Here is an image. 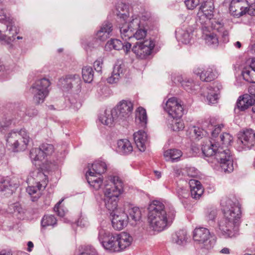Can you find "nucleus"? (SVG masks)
Returning <instances> with one entry per match:
<instances>
[{
    "label": "nucleus",
    "mask_w": 255,
    "mask_h": 255,
    "mask_svg": "<svg viewBox=\"0 0 255 255\" xmlns=\"http://www.w3.org/2000/svg\"><path fill=\"white\" fill-rule=\"evenodd\" d=\"M148 221L154 231H163L174 219L175 211L167 209L160 201H154L148 207Z\"/></svg>",
    "instance_id": "nucleus-1"
},
{
    "label": "nucleus",
    "mask_w": 255,
    "mask_h": 255,
    "mask_svg": "<svg viewBox=\"0 0 255 255\" xmlns=\"http://www.w3.org/2000/svg\"><path fill=\"white\" fill-rule=\"evenodd\" d=\"M98 239L103 247L112 253L121 252L129 247L132 238L125 232L112 234L102 228L99 229Z\"/></svg>",
    "instance_id": "nucleus-2"
},
{
    "label": "nucleus",
    "mask_w": 255,
    "mask_h": 255,
    "mask_svg": "<svg viewBox=\"0 0 255 255\" xmlns=\"http://www.w3.org/2000/svg\"><path fill=\"white\" fill-rule=\"evenodd\" d=\"M132 110L133 104L130 101L123 100L111 111L106 110L104 114L99 117V120L103 124L110 127L114 121L125 120L129 117Z\"/></svg>",
    "instance_id": "nucleus-3"
},
{
    "label": "nucleus",
    "mask_w": 255,
    "mask_h": 255,
    "mask_svg": "<svg viewBox=\"0 0 255 255\" xmlns=\"http://www.w3.org/2000/svg\"><path fill=\"white\" fill-rule=\"evenodd\" d=\"M111 184L106 186L104 190V202L106 208L115 212L117 208L118 197L123 191V182L118 176L110 177Z\"/></svg>",
    "instance_id": "nucleus-4"
},
{
    "label": "nucleus",
    "mask_w": 255,
    "mask_h": 255,
    "mask_svg": "<svg viewBox=\"0 0 255 255\" xmlns=\"http://www.w3.org/2000/svg\"><path fill=\"white\" fill-rule=\"evenodd\" d=\"M30 140L26 130L21 129L18 132H10L8 134L6 138L7 145L11 147L14 151L24 150Z\"/></svg>",
    "instance_id": "nucleus-5"
},
{
    "label": "nucleus",
    "mask_w": 255,
    "mask_h": 255,
    "mask_svg": "<svg viewBox=\"0 0 255 255\" xmlns=\"http://www.w3.org/2000/svg\"><path fill=\"white\" fill-rule=\"evenodd\" d=\"M51 83L45 78L37 80L30 88L31 93L33 95V101L37 104L42 103L49 92V87Z\"/></svg>",
    "instance_id": "nucleus-6"
},
{
    "label": "nucleus",
    "mask_w": 255,
    "mask_h": 255,
    "mask_svg": "<svg viewBox=\"0 0 255 255\" xmlns=\"http://www.w3.org/2000/svg\"><path fill=\"white\" fill-rule=\"evenodd\" d=\"M215 158L220 163L221 168L225 172H231L233 171V158L229 149H224L223 147L219 146Z\"/></svg>",
    "instance_id": "nucleus-7"
},
{
    "label": "nucleus",
    "mask_w": 255,
    "mask_h": 255,
    "mask_svg": "<svg viewBox=\"0 0 255 255\" xmlns=\"http://www.w3.org/2000/svg\"><path fill=\"white\" fill-rule=\"evenodd\" d=\"M222 210L225 216L232 220L236 224L239 218V206L235 204L227 197H223L221 200Z\"/></svg>",
    "instance_id": "nucleus-8"
},
{
    "label": "nucleus",
    "mask_w": 255,
    "mask_h": 255,
    "mask_svg": "<svg viewBox=\"0 0 255 255\" xmlns=\"http://www.w3.org/2000/svg\"><path fill=\"white\" fill-rule=\"evenodd\" d=\"M214 6L212 0H207L202 3L199 12L197 13V21L202 25V28L205 27L208 23V20H211L213 17Z\"/></svg>",
    "instance_id": "nucleus-9"
},
{
    "label": "nucleus",
    "mask_w": 255,
    "mask_h": 255,
    "mask_svg": "<svg viewBox=\"0 0 255 255\" xmlns=\"http://www.w3.org/2000/svg\"><path fill=\"white\" fill-rule=\"evenodd\" d=\"M211 234L209 230L205 228H196L193 232V239L199 244H204V248L207 250L211 249L214 245V241L209 240Z\"/></svg>",
    "instance_id": "nucleus-10"
},
{
    "label": "nucleus",
    "mask_w": 255,
    "mask_h": 255,
    "mask_svg": "<svg viewBox=\"0 0 255 255\" xmlns=\"http://www.w3.org/2000/svg\"><path fill=\"white\" fill-rule=\"evenodd\" d=\"M53 151V145L43 143L39 148L31 149L29 153V157L32 162L42 161L46 156L51 154Z\"/></svg>",
    "instance_id": "nucleus-11"
},
{
    "label": "nucleus",
    "mask_w": 255,
    "mask_h": 255,
    "mask_svg": "<svg viewBox=\"0 0 255 255\" xmlns=\"http://www.w3.org/2000/svg\"><path fill=\"white\" fill-rule=\"evenodd\" d=\"M154 47V43L151 40H144L143 42H136L132 51L141 59L146 58L150 55Z\"/></svg>",
    "instance_id": "nucleus-12"
},
{
    "label": "nucleus",
    "mask_w": 255,
    "mask_h": 255,
    "mask_svg": "<svg viewBox=\"0 0 255 255\" xmlns=\"http://www.w3.org/2000/svg\"><path fill=\"white\" fill-rule=\"evenodd\" d=\"M164 108L173 119H179L183 115V108L175 98L169 99Z\"/></svg>",
    "instance_id": "nucleus-13"
},
{
    "label": "nucleus",
    "mask_w": 255,
    "mask_h": 255,
    "mask_svg": "<svg viewBox=\"0 0 255 255\" xmlns=\"http://www.w3.org/2000/svg\"><path fill=\"white\" fill-rule=\"evenodd\" d=\"M239 218L236 224L232 220H230L229 218H227L225 216L221 219L218 223V226L222 236L225 238L233 237L234 234L231 229V225H234V231H238L239 225Z\"/></svg>",
    "instance_id": "nucleus-14"
},
{
    "label": "nucleus",
    "mask_w": 255,
    "mask_h": 255,
    "mask_svg": "<svg viewBox=\"0 0 255 255\" xmlns=\"http://www.w3.org/2000/svg\"><path fill=\"white\" fill-rule=\"evenodd\" d=\"M112 216V224L113 228L118 231L123 230L126 227L130 218L124 212L116 211L111 214Z\"/></svg>",
    "instance_id": "nucleus-15"
},
{
    "label": "nucleus",
    "mask_w": 255,
    "mask_h": 255,
    "mask_svg": "<svg viewBox=\"0 0 255 255\" xmlns=\"http://www.w3.org/2000/svg\"><path fill=\"white\" fill-rule=\"evenodd\" d=\"M36 186H29L26 189V192L31 196V200L33 202L37 201L41 194L40 190L42 185L39 179L43 177L46 178L44 173L40 171H36Z\"/></svg>",
    "instance_id": "nucleus-16"
},
{
    "label": "nucleus",
    "mask_w": 255,
    "mask_h": 255,
    "mask_svg": "<svg viewBox=\"0 0 255 255\" xmlns=\"http://www.w3.org/2000/svg\"><path fill=\"white\" fill-rule=\"evenodd\" d=\"M240 147L244 149H249L255 144V133L254 131L246 129L240 136Z\"/></svg>",
    "instance_id": "nucleus-17"
},
{
    "label": "nucleus",
    "mask_w": 255,
    "mask_h": 255,
    "mask_svg": "<svg viewBox=\"0 0 255 255\" xmlns=\"http://www.w3.org/2000/svg\"><path fill=\"white\" fill-rule=\"evenodd\" d=\"M113 31V24L109 21H105L101 25L100 29L96 34V40L100 41H105L112 35Z\"/></svg>",
    "instance_id": "nucleus-18"
},
{
    "label": "nucleus",
    "mask_w": 255,
    "mask_h": 255,
    "mask_svg": "<svg viewBox=\"0 0 255 255\" xmlns=\"http://www.w3.org/2000/svg\"><path fill=\"white\" fill-rule=\"evenodd\" d=\"M131 44L128 42H123L119 39H111L107 42L105 49L108 51H111L112 49L120 50L123 49L127 54L131 48Z\"/></svg>",
    "instance_id": "nucleus-19"
},
{
    "label": "nucleus",
    "mask_w": 255,
    "mask_h": 255,
    "mask_svg": "<svg viewBox=\"0 0 255 255\" xmlns=\"http://www.w3.org/2000/svg\"><path fill=\"white\" fill-rule=\"evenodd\" d=\"M14 23L13 20L9 17L5 20L4 24L6 27V32L7 34H3L0 31V40L6 41V38L8 37V40H11V37H13L18 33Z\"/></svg>",
    "instance_id": "nucleus-20"
},
{
    "label": "nucleus",
    "mask_w": 255,
    "mask_h": 255,
    "mask_svg": "<svg viewBox=\"0 0 255 255\" xmlns=\"http://www.w3.org/2000/svg\"><path fill=\"white\" fill-rule=\"evenodd\" d=\"M79 81V75H68L64 78H60L58 84L63 90H69L72 88L73 82Z\"/></svg>",
    "instance_id": "nucleus-21"
},
{
    "label": "nucleus",
    "mask_w": 255,
    "mask_h": 255,
    "mask_svg": "<svg viewBox=\"0 0 255 255\" xmlns=\"http://www.w3.org/2000/svg\"><path fill=\"white\" fill-rule=\"evenodd\" d=\"M189 184L191 197L194 199H199L204 192V189L200 182L197 180L191 179Z\"/></svg>",
    "instance_id": "nucleus-22"
},
{
    "label": "nucleus",
    "mask_w": 255,
    "mask_h": 255,
    "mask_svg": "<svg viewBox=\"0 0 255 255\" xmlns=\"http://www.w3.org/2000/svg\"><path fill=\"white\" fill-rule=\"evenodd\" d=\"M221 88L222 86L217 83H214L213 86H210L207 95V99L209 104H214L217 103L218 95Z\"/></svg>",
    "instance_id": "nucleus-23"
},
{
    "label": "nucleus",
    "mask_w": 255,
    "mask_h": 255,
    "mask_svg": "<svg viewBox=\"0 0 255 255\" xmlns=\"http://www.w3.org/2000/svg\"><path fill=\"white\" fill-rule=\"evenodd\" d=\"M194 72L200 76L201 80L206 82L213 81L217 77L216 74L210 68L203 71L199 68H197L194 69Z\"/></svg>",
    "instance_id": "nucleus-24"
},
{
    "label": "nucleus",
    "mask_w": 255,
    "mask_h": 255,
    "mask_svg": "<svg viewBox=\"0 0 255 255\" xmlns=\"http://www.w3.org/2000/svg\"><path fill=\"white\" fill-rule=\"evenodd\" d=\"M133 139L137 147L141 151L145 149V144L147 142V134L143 131L139 130L133 134Z\"/></svg>",
    "instance_id": "nucleus-25"
},
{
    "label": "nucleus",
    "mask_w": 255,
    "mask_h": 255,
    "mask_svg": "<svg viewBox=\"0 0 255 255\" xmlns=\"http://www.w3.org/2000/svg\"><path fill=\"white\" fill-rule=\"evenodd\" d=\"M117 150L121 154H128L132 151L133 147L128 140L123 139L118 140Z\"/></svg>",
    "instance_id": "nucleus-26"
},
{
    "label": "nucleus",
    "mask_w": 255,
    "mask_h": 255,
    "mask_svg": "<svg viewBox=\"0 0 255 255\" xmlns=\"http://www.w3.org/2000/svg\"><path fill=\"white\" fill-rule=\"evenodd\" d=\"M182 155V152L178 149H170L164 152V156L166 160L171 161L172 162L178 161Z\"/></svg>",
    "instance_id": "nucleus-27"
},
{
    "label": "nucleus",
    "mask_w": 255,
    "mask_h": 255,
    "mask_svg": "<svg viewBox=\"0 0 255 255\" xmlns=\"http://www.w3.org/2000/svg\"><path fill=\"white\" fill-rule=\"evenodd\" d=\"M135 121L140 124L141 127H144L147 124V117L145 109L138 107L135 111Z\"/></svg>",
    "instance_id": "nucleus-28"
},
{
    "label": "nucleus",
    "mask_w": 255,
    "mask_h": 255,
    "mask_svg": "<svg viewBox=\"0 0 255 255\" xmlns=\"http://www.w3.org/2000/svg\"><path fill=\"white\" fill-rule=\"evenodd\" d=\"M116 14L121 18L126 20L129 16L128 6L122 2L116 5Z\"/></svg>",
    "instance_id": "nucleus-29"
},
{
    "label": "nucleus",
    "mask_w": 255,
    "mask_h": 255,
    "mask_svg": "<svg viewBox=\"0 0 255 255\" xmlns=\"http://www.w3.org/2000/svg\"><path fill=\"white\" fill-rule=\"evenodd\" d=\"M218 147L216 144L209 141V143L203 145L202 147V153L207 157L215 156Z\"/></svg>",
    "instance_id": "nucleus-30"
},
{
    "label": "nucleus",
    "mask_w": 255,
    "mask_h": 255,
    "mask_svg": "<svg viewBox=\"0 0 255 255\" xmlns=\"http://www.w3.org/2000/svg\"><path fill=\"white\" fill-rule=\"evenodd\" d=\"M90 168L95 174L101 175L107 170V165L105 162L101 161H96L94 163L90 165Z\"/></svg>",
    "instance_id": "nucleus-31"
},
{
    "label": "nucleus",
    "mask_w": 255,
    "mask_h": 255,
    "mask_svg": "<svg viewBox=\"0 0 255 255\" xmlns=\"http://www.w3.org/2000/svg\"><path fill=\"white\" fill-rule=\"evenodd\" d=\"M255 100L250 95H244L240 99V111H244L253 105Z\"/></svg>",
    "instance_id": "nucleus-32"
},
{
    "label": "nucleus",
    "mask_w": 255,
    "mask_h": 255,
    "mask_svg": "<svg viewBox=\"0 0 255 255\" xmlns=\"http://www.w3.org/2000/svg\"><path fill=\"white\" fill-rule=\"evenodd\" d=\"M173 241L178 245H182L186 242L187 239V232L184 230H180L172 236Z\"/></svg>",
    "instance_id": "nucleus-33"
},
{
    "label": "nucleus",
    "mask_w": 255,
    "mask_h": 255,
    "mask_svg": "<svg viewBox=\"0 0 255 255\" xmlns=\"http://www.w3.org/2000/svg\"><path fill=\"white\" fill-rule=\"evenodd\" d=\"M13 186L7 180L0 182V194L9 196L13 193Z\"/></svg>",
    "instance_id": "nucleus-34"
},
{
    "label": "nucleus",
    "mask_w": 255,
    "mask_h": 255,
    "mask_svg": "<svg viewBox=\"0 0 255 255\" xmlns=\"http://www.w3.org/2000/svg\"><path fill=\"white\" fill-rule=\"evenodd\" d=\"M122 74V70L121 65H115L111 77L107 79L108 83L113 84L117 83L120 77V74Z\"/></svg>",
    "instance_id": "nucleus-35"
},
{
    "label": "nucleus",
    "mask_w": 255,
    "mask_h": 255,
    "mask_svg": "<svg viewBox=\"0 0 255 255\" xmlns=\"http://www.w3.org/2000/svg\"><path fill=\"white\" fill-rule=\"evenodd\" d=\"M175 33L177 38L182 43L186 44L190 42L191 36L190 33L187 31L179 29L176 30Z\"/></svg>",
    "instance_id": "nucleus-36"
},
{
    "label": "nucleus",
    "mask_w": 255,
    "mask_h": 255,
    "mask_svg": "<svg viewBox=\"0 0 255 255\" xmlns=\"http://www.w3.org/2000/svg\"><path fill=\"white\" fill-rule=\"evenodd\" d=\"M82 77L86 83H91L94 78V71L91 66H86L82 68Z\"/></svg>",
    "instance_id": "nucleus-37"
},
{
    "label": "nucleus",
    "mask_w": 255,
    "mask_h": 255,
    "mask_svg": "<svg viewBox=\"0 0 255 255\" xmlns=\"http://www.w3.org/2000/svg\"><path fill=\"white\" fill-rule=\"evenodd\" d=\"M202 127L204 128L206 127L209 128L210 130H212L211 135L213 137H216L218 134L221 132L222 128L224 127L223 124L219 125L218 126H215L214 130H212L213 125L211 123V121H205L202 123Z\"/></svg>",
    "instance_id": "nucleus-38"
},
{
    "label": "nucleus",
    "mask_w": 255,
    "mask_h": 255,
    "mask_svg": "<svg viewBox=\"0 0 255 255\" xmlns=\"http://www.w3.org/2000/svg\"><path fill=\"white\" fill-rule=\"evenodd\" d=\"M130 25L128 26L125 24L120 28L121 36L122 38L125 42H127V40H129L132 38L133 32L129 29Z\"/></svg>",
    "instance_id": "nucleus-39"
},
{
    "label": "nucleus",
    "mask_w": 255,
    "mask_h": 255,
    "mask_svg": "<svg viewBox=\"0 0 255 255\" xmlns=\"http://www.w3.org/2000/svg\"><path fill=\"white\" fill-rule=\"evenodd\" d=\"M242 74L245 80L255 83V70L249 67L243 70Z\"/></svg>",
    "instance_id": "nucleus-40"
},
{
    "label": "nucleus",
    "mask_w": 255,
    "mask_h": 255,
    "mask_svg": "<svg viewBox=\"0 0 255 255\" xmlns=\"http://www.w3.org/2000/svg\"><path fill=\"white\" fill-rule=\"evenodd\" d=\"M57 220L52 215H44L41 221V225L43 228L49 226H53L56 224Z\"/></svg>",
    "instance_id": "nucleus-41"
},
{
    "label": "nucleus",
    "mask_w": 255,
    "mask_h": 255,
    "mask_svg": "<svg viewBox=\"0 0 255 255\" xmlns=\"http://www.w3.org/2000/svg\"><path fill=\"white\" fill-rule=\"evenodd\" d=\"M207 21L210 22L211 26L213 29L220 33L225 30L224 23L222 19L212 18L211 20H208Z\"/></svg>",
    "instance_id": "nucleus-42"
},
{
    "label": "nucleus",
    "mask_w": 255,
    "mask_h": 255,
    "mask_svg": "<svg viewBox=\"0 0 255 255\" xmlns=\"http://www.w3.org/2000/svg\"><path fill=\"white\" fill-rule=\"evenodd\" d=\"M239 0H232L229 7L230 14L235 18L239 17Z\"/></svg>",
    "instance_id": "nucleus-43"
},
{
    "label": "nucleus",
    "mask_w": 255,
    "mask_h": 255,
    "mask_svg": "<svg viewBox=\"0 0 255 255\" xmlns=\"http://www.w3.org/2000/svg\"><path fill=\"white\" fill-rule=\"evenodd\" d=\"M129 217L131 220L135 222L139 221L141 218V212L139 209L138 207L132 208L129 210Z\"/></svg>",
    "instance_id": "nucleus-44"
},
{
    "label": "nucleus",
    "mask_w": 255,
    "mask_h": 255,
    "mask_svg": "<svg viewBox=\"0 0 255 255\" xmlns=\"http://www.w3.org/2000/svg\"><path fill=\"white\" fill-rule=\"evenodd\" d=\"M205 40L206 43L208 45H215L217 46L219 43L218 37L216 34L214 33H210L207 34L205 36Z\"/></svg>",
    "instance_id": "nucleus-45"
},
{
    "label": "nucleus",
    "mask_w": 255,
    "mask_h": 255,
    "mask_svg": "<svg viewBox=\"0 0 255 255\" xmlns=\"http://www.w3.org/2000/svg\"><path fill=\"white\" fill-rule=\"evenodd\" d=\"M88 170L87 171L86 176L88 182L89 184L93 183L94 182L97 180L98 179H101L99 177L98 178L97 177V175L95 174V172L92 171L91 168H90V164L88 165Z\"/></svg>",
    "instance_id": "nucleus-46"
},
{
    "label": "nucleus",
    "mask_w": 255,
    "mask_h": 255,
    "mask_svg": "<svg viewBox=\"0 0 255 255\" xmlns=\"http://www.w3.org/2000/svg\"><path fill=\"white\" fill-rule=\"evenodd\" d=\"M220 141L225 146L227 147L233 140V137L229 133L224 132L220 136Z\"/></svg>",
    "instance_id": "nucleus-47"
},
{
    "label": "nucleus",
    "mask_w": 255,
    "mask_h": 255,
    "mask_svg": "<svg viewBox=\"0 0 255 255\" xmlns=\"http://www.w3.org/2000/svg\"><path fill=\"white\" fill-rule=\"evenodd\" d=\"M240 9L241 10L240 15L245 14L247 13L251 15H255V2L250 5L249 7L243 8V7H242Z\"/></svg>",
    "instance_id": "nucleus-48"
},
{
    "label": "nucleus",
    "mask_w": 255,
    "mask_h": 255,
    "mask_svg": "<svg viewBox=\"0 0 255 255\" xmlns=\"http://www.w3.org/2000/svg\"><path fill=\"white\" fill-rule=\"evenodd\" d=\"M80 255H99L97 250L92 246H86Z\"/></svg>",
    "instance_id": "nucleus-49"
},
{
    "label": "nucleus",
    "mask_w": 255,
    "mask_h": 255,
    "mask_svg": "<svg viewBox=\"0 0 255 255\" xmlns=\"http://www.w3.org/2000/svg\"><path fill=\"white\" fill-rule=\"evenodd\" d=\"M136 32L133 33L132 37L135 38L137 40H141L143 39L146 35V31L142 28H138L136 30Z\"/></svg>",
    "instance_id": "nucleus-50"
},
{
    "label": "nucleus",
    "mask_w": 255,
    "mask_h": 255,
    "mask_svg": "<svg viewBox=\"0 0 255 255\" xmlns=\"http://www.w3.org/2000/svg\"><path fill=\"white\" fill-rule=\"evenodd\" d=\"M204 0H185V3L189 9H193Z\"/></svg>",
    "instance_id": "nucleus-51"
},
{
    "label": "nucleus",
    "mask_w": 255,
    "mask_h": 255,
    "mask_svg": "<svg viewBox=\"0 0 255 255\" xmlns=\"http://www.w3.org/2000/svg\"><path fill=\"white\" fill-rule=\"evenodd\" d=\"M139 23L140 20L138 18H134L131 21H130L128 23H125L126 25H128V26L130 25L129 29L131 30L132 32L134 30H136L139 27Z\"/></svg>",
    "instance_id": "nucleus-52"
},
{
    "label": "nucleus",
    "mask_w": 255,
    "mask_h": 255,
    "mask_svg": "<svg viewBox=\"0 0 255 255\" xmlns=\"http://www.w3.org/2000/svg\"><path fill=\"white\" fill-rule=\"evenodd\" d=\"M184 128V124L182 122L179 121L175 122L173 124L171 127L173 131H179L182 130Z\"/></svg>",
    "instance_id": "nucleus-53"
},
{
    "label": "nucleus",
    "mask_w": 255,
    "mask_h": 255,
    "mask_svg": "<svg viewBox=\"0 0 255 255\" xmlns=\"http://www.w3.org/2000/svg\"><path fill=\"white\" fill-rule=\"evenodd\" d=\"M178 196L180 198H187L189 196L188 190L184 188H179L177 190Z\"/></svg>",
    "instance_id": "nucleus-54"
},
{
    "label": "nucleus",
    "mask_w": 255,
    "mask_h": 255,
    "mask_svg": "<svg viewBox=\"0 0 255 255\" xmlns=\"http://www.w3.org/2000/svg\"><path fill=\"white\" fill-rule=\"evenodd\" d=\"M11 124V121L10 119H7L6 118L3 119L0 123V130L2 132L3 129L5 128H7Z\"/></svg>",
    "instance_id": "nucleus-55"
},
{
    "label": "nucleus",
    "mask_w": 255,
    "mask_h": 255,
    "mask_svg": "<svg viewBox=\"0 0 255 255\" xmlns=\"http://www.w3.org/2000/svg\"><path fill=\"white\" fill-rule=\"evenodd\" d=\"M103 64V61L102 59H99L95 61L94 63V67L95 68V70L98 72H101Z\"/></svg>",
    "instance_id": "nucleus-56"
},
{
    "label": "nucleus",
    "mask_w": 255,
    "mask_h": 255,
    "mask_svg": "<svg viewBox=\"0 0 255 255\" xmlns=\"http://www.w3.org/2000/svg\"><path fill=\"white\" fill-rule=\"evenodd\" d=\"M221 33V38L220 41H222L223 43H227L229 41V32L227 30H224L222 32H220Z\"/></svg>",
    "instance_id": "nucleus-57"
},
{
    "label": "nucleus",
    "mask_w": 255,
    "mask_h": 255,
    "mask_svg": "<svg viewBox=\"0 0 255 255\" xmlns=\"http://www.w3.org/2000/svg\"><path fill=\"white\" fill-rule=\"evenodd\" d=\"M103 183V179L102 178L101 179H98L97 180L94 182L93 183H92L90 184L91 186L93 187V188L95 190H99Z\"/></svg>",
    "instance_id": "nucleus-58"
},
{
    "label": "nucleus",
    "mask_w": 255,
    "mask_h": 255,
    "mask_svg": "<svg viewBox=\"0 0 255 255\" xmlns=\"http://www.w3.org/2000/svg\"><path fill=\"white\" fill-rule=\"evenodd\" d=\"M193 132L197 138L201 137L202 136L204 135V129H201L198 127L194 128Z\"/></svg>",
    "instance_id": "nucleus-59"
},
{
    "label": "nucleus",
    "mask_w": 255,
    "mask_h": 255,
    "mask_svg": "<svg viewBox=\"0 0 255 255\" xmlns=\"http://www.w3.org/2000/svg\"><path fill=\"white\" fill-rule=\"evenodd\" d=\"M182 86L184 88V89L190 92V90H191V82L188 81L187 82L186 81H182L180 82Z\"/></svg>",
    "instance_id": "nucleus-60"
},
{
    "label": "nucleus",
    "mask_w": 255,
    "mask_h": 255,
    "mask_svg": "<svg viewBox=\"0 0 255 255\" xmlns=\"http://www.w3.org/2000/svg\"><path fill=\"white\" fill-rule=\"evenodd\" d=\"M217 215V210L216 209H213L209 212L207 218L209 220L213 221Z\"/></svg>",
    "instance_id": "nucleus-61"
},
{
    "label": "nucleus",
    "mask_w": 255,
    "mask_h": 255,
    "mask_svg": "<svg viewBox=\"0 0 255 255\" xmlns=\"http://www.w3.org/2000/svg\"><path fill=\"white\" fill-rule=\"evenodd\" d=\"M249 92L251 95L255 96V85L251 86L249 89Z\"/></svg>",
    "instance_id": "nucleus-62"
},
{
    "label": "nucleus",
    "mask_w": 255,
    "mask_h": 255,
    "mask_svg": "<svg viewBox=\"0 0 255 255\" xmlns=\"http://www.w3.org/2000/svg\"><path fill=\"white\" fill-rule=\"evenodd\" d=\"M37 114V111L36 110H33L32 112L31 113L29 110L26 111V115L28 116L29 117H32Z\"/></svg>",
    "instance_id": "nucleus-63"
},
{
    "label": "nucleus",
    "mask_w": 255,
    "mask_h": 255,
    "mask_svg": "<svg viewBox=\"0 0 255 255\" xmlns=\"http://www.w3.org/2000/svg\"><path fill=\"white\" fill-rule=\"evenodd\" d=\"M94 44L93 43H91L90 42H88L87 44V46L85 47V49L87 51L91 50L92 48L94 47Z\"/></svg>",
    "instance_id": "nucleus-64"
}]
</instances>
